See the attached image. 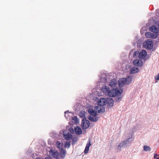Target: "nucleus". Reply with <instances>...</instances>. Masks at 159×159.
Masks as SVG:
<instances>
[{"label":"nucleus","mask_w":159,"mask_h":159,"mask_svg":"<svg viewBox=\"0 0 159 159\" xmlns=\"http://www.w3.org/2000/svg\"><path fill=\"white\" fill-rule=\"evenodd\" d=\"M75 131L77 134H80L82 133L81 129L78 126H77L75 128Z\"/></svg>","instance_id":"aec40b11"},{"label":"nucleus","mask_w":159,"mask_h":159,"mask_svg":"<svg viewBox=\"0 0 159 159\" xmlns=\"http://www.w3.org/2000/svg\"><path fill=\"white\" fill-rule=\"evenodd\" d=\"M133 139H132V141L131 142V143L132 141H133Z\"/></svg>","instance_id":"2f4dec72"},{"label":"nucleus","mask_w":159,"mask_h":159,"mask_svg":"<svg viewBox=\"0 0 159 159\" xmlns=\"http://www.w3.org/2000/svg\"><path fill=\"white\" fill-rule=\"evenodd\" d=\"M149 30L151 32H153L155 34L158 35L159 29L156 25H152L150 27Z\"/></svg>","instance_id":"0eeeda50"},{"label":"nucleus","mask_w":159,"mask_h":159,"mask_svg":"<svg viewBox=\"0 0 159 159\" xmlns=\"http://www.w3.org/2000/svg\"><path fill=\"white\" fill-rule=\"evenodd\" d=\"M66 151L64 149L61 148L60 152V155L61 157L62 158H64L66 156Z\"/></svg>","instance_id":"f3484780"},{"label":"nucleus","mask_w":159,"mask_h":159,"mask_svg":"<svg viewBox=\"0 0 159 159\" xmlns=\"http://www.w3.org/2000/svg\"><path fill=\"white\" fill-rule=\"evenodd\" d=\"M154 158L155 159H159V154H157V153L155 154Z\"/></svg>","instance_id":"a878e982"},{"label":"nucleus","mask_w":159,"mask_h":159,"mask_svg":"<svg viewBox=\"0 0 159 159\" xmlns=\"http://www.w3.org/2000/svg\"><path fill=\"white\" fill-rule=\"evenodd\" d=\"M88 111L90 116H97V113L93 109H89L88 110Z\"/></svg>","instance_id":"412c9836"},{"label":"nucleus","mask_w":159,"mask_h":159,"mask_svg":"<svg viewBox=\"0 0 159 159\" xmlns=\"http://www.w3.org/2000/svg\"><path fill=\"white\" fill-rule=\"evenodd\" d=\"M117 82L115 79H113L111 80L110 83V85L111 87H114L116 86Z\"/></svg>","instance_id":"6ab92c4d"},{"label":"nucleus","mask_w":159,"mask_h":159,"mask_svg":"<svg viewBox=\"0 0 159 159\" xmlns=\"http://www.w3.org/2000/svg\"><path fill=\"white\" fill-rule=\"evenodd\" d=\"M90 122L88 120H84L83 119L82 120V123L81 124V127L83 129H87L89 126Z\"/></svg>","instance_id":"7ed1b4c3"},{"label":"nucleus","mask_w":159,"mask_h":159,"mask_svg":"<svg viewBox=\"0 0 159 159\" xmlns=\"http://www.w3.org/2000/svg\"><path fill=\"white\" fill-rule=\"evenodd\" d=\"M95 110L97 112L100 113L101 112H104L105 110L104 107L101 106H97L94 107Z\"/></svg>","instance_id":"1a4fd4ad"},{"label":"nucleus","mask_w":159,"mask_h":159,"mask_svg":"<svg viewBox=\"0 0 159 159\" xmlns=\"http://www.w3.org/2000/svg\"><path fill=\"white\" fill-rule=\"evenodd\" d=\"M130 139H132L131 138H129L127 139L126 140L123 141L121 143H120V145L118 146V149L120 151L121 150V148L125 146L128 143H129V140Z\"/></svg>","instance_id":"20e7f679"},{"label":"nucleus","mask_w":159,"mask_h":159,"mask_svg":"<svg viewBox=\"0 0 159 159\" xmlns=\"http://www.w3.org/2000/svg\"><path fill=\"white\" fill-rule=\"evenodd\" d=\"M56 145L57 148L60 149H61L62 146V144H61L60 142L58 141L56 142Z\"/></svg>","instance_id":"5701e85b"},{"label":"nucleus","mask_w":159,"mask_h":159,"mask_svg":"<svg viewBox=\"0 0 159 159\" xmlns=\"http://www.w3.org/2000/svg\"><path fill=\"white\" fill-rule=\"evenodd\" d=\"M158 26H159V24H158Z\"/></svg>","instance_id":"72a5a7b5"},{"label":"nucleus","mask_w":159,"mask_h":159,"mask_svg":"<svg viewBox=\"0 0 159 159\" xmlns=\"http://www.w3.org/2000/svg\"><path fill=\"white\" fill-rule=\"evenodd\" d=\"M155 78L157 80H159V75L158 74L155 77Z\"/></svg>","instance_id":"cd10ccee"},{"label":"nucleus","mask_w":159,"mask_h":159,"mask_svg":"<svg viewBox=\"0 0 159 159\" xmlns=\"http://www.w3.org/2000/svg\"><path fill=\"white\" fill-rule=\"evenodd\" d=\"M145 46L147 48L149 49H151L153 47V43L151 40L150 39H148L146 41Z\"/></svg>","instance_id":"9b49d317"},{"label":"nucleus","mask_w":159,"mask_h":159,"mask_svg":"<svg viewBox=\"0 0 159 159\" xmlns=\"http://www.w3.org/2000/svg\"><path fill=\"white\" fill-rule=\"evenodd\" d=\"M143 148L144 151H150L151 150L150 148L147 145H144L143 146Z\"/></svg>","instance_id":"b1692460"},{"label":"nucleus","mask_w":159,"mask_h":159,"mask_svg":"<svg viewBox=\"0 0 159 159\" xmlns=\"http://www.w3.org/2000/svg\"><path fill=\"white\" fill-rule=\"evenodd\" d=\"M107 103V100L104 98H102L99 100L97 104L99 106H102L105 105Z\"/></svg>","instance_id":"423d86ee"},{"label":"nucleus","mask_w":159,"mask_h":159,"mask_svg":"<svg viewBox=\"0 0 159 159\" xmlns=\"http://www.w3.org/2000/svg\"><path fill=\"white\" fill-rule=\"evenodd\" d=\"M108 103L109 106L111 107L113 106L114 103V101L112 98H110L108 99Z\"/></svg>","instance_id":"4be33fe9"},{"label":"nucleus","mask_w":159,"mask_h":159,"mask_svg":"<svg viewBox=\"0 0 159 159\" xmlns=\"http://www.w3.org/2000/svg\"><path fill=\"white\" fill-rule=\"evenodd\" d=\"M147 52L145 50H142L139 53L138 57L139 59H144L147 56Z\"/></svg>","instance_id":"39448f33"},{"label":"nucleus","mask_w":159,"mask_h":159,"mask_svg":"<svg viewBox=\"0 0 159 159\" xmlns=\"http://www.w3.org/2000/svg\"><path fill=\"white\" fill-rule=\"evenodd\" d=\"M70 145V142H66L65 144V147L66 148H69Z\"/></svg>","instance_id":"393cba45"},{"label":"nucleus","mask_w":159,"mask_h":159,"mask_svg":"<svg viewBox=\"0 0 159 159\" xmlns=\"http://www.w3.org/2000/svg\"><path fill=\"white\" fill-rule=\"evenodd\" d=\"M122 91L120 92L119 90L113 89L109 92L108 95L111 97H114L116 96L119 95L121 94Z\"/></svg>","instance_id":"f03ea898"},{"label":"nucleus","mask_w":159,"mask_h":159,"mask_svg":"<svg viewBox=\"0 0 159 159\" xmlns=\"http://www.w3.org/2000/svg\"><path fill=\"white\" fill-rule=\"evenodd\" d=\"M50 155L52 157L57 158L59 156L58 152L55 150H51L49 151Z\"/></svg>","instance_id":"6e6552de"},{"label":"nucleus","mask_w":159,"mask_h":159,"mask_svg":"<svg viewBox=\"0 0 159 159\" xmlns=\"http://www.w3.org/2000/svg\"><path fill=\"white\" fill-rule=\"evenodd\" d=\"M139 71V68L136 67H132L130 70V73L133 74L137 73Z\"/></svg>","instance_id":"dca6fc26"},{"label":"nucleus","mask_w":159,"mask_h":159,"mask_svg":"<svg viewBox=\"0 0 159 159\" xmlns=\"http://www.w3.org/2000/svg\"><path fill=\"white\" fill-rule=\"evenodd\" d=\"M133 64L134 66L140 67L143 65V62L140 60L135 59L134 60Z\"/></svg>","instance_id":"f8f14e48"},{"label":"nucleus","mask_w":159,"mask_h":159,"mask_svg":"<svg viewBox=\"0 0 159 159\" xmlns=\"http://www.w3.org/2000/svg\"><path fill=\"white\" fill-rule=\"evenodd\" d=\"M91 144L90 143V141L89 140V141L88 142L87 144H86L84 152L85 154L87 153L88 152L89 150V147L91 146Z\"/></svg>","instance_id":"4468645a"},{"label":"nucleus","mask_w":159,"mask_h":159,"mask_svg":"<svg viewBox=\"0 0 159 159\" xmlns=\"http://www.w3.org/2000/svg\"><path fill=\"white\" fill-rule=\"evenodd\" d=\"M158 74L159 75V74Z\"/></svg>","instance_id":"f704fd0d"},{"label":"nucleus","mask_w":159,"mask_h":159,"mask_svg":"<svg viewBox=\"0 0 159 159\" xmlns=\"http://www.w3.org/2000/svg\"><path fill=\"white\" fill-rule=\"evenodd\" d=\"M102 92L106 95H108L109 92L110 91L109 88L107 86H105L102 87Z\"/></svg>","instance_id":"ddd939ff"},{"label":"nucleus","mask_w":159,"mask_h":159,"mask_svg":"<svg viewBox=\"0 0 159 159\" xmlns=\"http://www.w3.org/2000/svg\"><path fill=\"white\" fill-rule=\"evenodd\" d=\"M132 80V76H128L127 78H123L120 79L118 80L119 85L120 87H122L125 84H129Z\"/></svg>","instance_id":"f257e3e1"},{"label":"nucleus","mask_w":159,"mask_h":159,"mask_svg":"<svg viewBox=\"0 0 159 159\" xmlns=\"http://www.w3.org/2000/svg\"><path fill=\"white\" fill-rule=\"evenodd\" d=\"M66 112H66H66H65V113H66Z\"/></svg>","instance_id":"473e14b6"},{"label":"nucleus","mask_w":159,"mask_h":159,"mask_svg":"<svg viewBox=\"0 0 159 159\" xmlns=\"http://www.w3.org/2000/svg\"><path fill=\"white\" fill-rule=\"evenodd\" d=\"M72 132H74V130H73V129H72Z\"/></svg>","instance_id":"7c9ffc66"},{"label":"nucleus","mask_w":159,"mask_h":159,"mask_svg":"<svg viewBox=\"0 0 159 159\" xmlns=\"http://www.w3.org/2000/svg\"><path fill=\"white\" fill-rule=\"evenodd\" d=\"M63 135L65 139L67 140H69L72 138V134L69 132L67 134H64Z\"/></svg>","instance_id":"a211bd4d"},{"label":"nucleus","mask_w":159,"mask_h":159,"mask_svg":"<svg viewBox=\"0 0 159 159\" xmlns=\"http://www.w3.org/2000/svg\"><path fill=\"white\" fill-rule=\"evenodd\" d=\"M145 35L148 38H151L153 39H155L157 38L158 34H157L156 35L150 32H147L145 33Z\"/></svg>","instance_id":"9d476101"},{"label":"nucleus","mask_w":159,"mask_h":159,"mask_svg":"<svg viewBox=\"0 0 159 159\" xmlns=\"http://www.w3.org/2000/svg\"><path fill=\"white\" fill-rule=\"evenodd\" d=\"M117 98V99H116V100L118 101H120L121 100L120 98V97Z\"/></svg>","instance_id":"c85d7f7f"},{"label":"nucleus","mask_w":159,"mask_h":159,"mask_svg":"<svg viewBox=\"0 0 159 159\" xmlns=\"http://www.w3.org/2000/svg\"><path fill=\"white\" fill-rule=\"evenodd\" d=\"M70 131L71 133H72V130H71V131L70 130Z\"/></svg>","instance_id":"c756f323"},{"label":"nucleus","mask_w":159,"mask_h":159,"mask_svg":"<svg viewBox=\"0 0 159 159\" xmlns=\"http://www.w3.org/2000/svg\"><path fill=\"white\" fill-rule=\"evenodd\" d=\"M80 116L82 118L84 117V112H80Z\"/></svg>","instance_id":"bb28decb"},{"label":"nucleus","mask_w":159,"mask_h":159,"mask_svg":"<svg viewBox=\"0 0 159 159\" xmlns=\"http://www.w3.org/2000/svg\"><path fill=\"white\" fill-rule=\"evenodd\" d=\"M88 118L92 121L95 122L98 120V117H97L96 116H90Z\"/></svg>","instance_id":"2eb2a0df"}]
</instances>
